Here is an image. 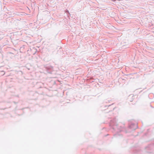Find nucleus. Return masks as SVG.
Instances as JSON below:
<instances>
[{
    "label": "nucleus",
    "mask_w": 154,
    "mask_h": 154,
    "mask_svg": "<svg viewBox=\"0 0 154 154\" xmlns=\"http://www.w3.org/2000/svg\"><path fill=\"white\" fill-rule=\"evenodd\" d=\"M129 128L132 130H135L137 128V124L132 123L129 126Z\"/></svg>",
    "instance_id": "obj_2"
},
{
    "label": "nucleus",
    "mask_w": 154,
    "mask_h": 154,
    "mask_svg": "<svg viewBox=\"0 0 154 154\" xmlns=\"http://www.w3.org/2000/svg\"><path fill=\"white\" fill-rule=\"evenodd\" d=\"M147 153H150V152H147Z\"/></svg>",
    "instance_id": "obj_11"
},
{
    "label": "nucleus",
    "mask_w": 154,
    "mask_h": 154,
    "mask_svg": "<svg viewBox=\"0 0 154 154\" xmlns=\"http://www.w3.org/2000/svg\"><path fill=\"white\" fill-rule=\"evenodd\" d=\"M149 147H147L146 148V149H149Z\"/></svg>",
    "instance_id": "obj_8"
},
{
    "label": "nucleus",
    "mask_w": 154,
    "mask_h": 154,
    "mask_svg": "<svg viewBox=\"0 0 154 154\" xmlns=\"http://www.w3.org/2000/svg\"><path fill=\"white\" fill-rule=\"evenodd\" d=\"M110 126L111 128L112 129L113 131H115V123L113 121H111L110 123Z\"/></svg>",
    "instance_id": "obj_3"
},
{
    "label": "nucleus",
    "mask_w": 154,
    "mask_h": 154,
    "mask_svg": "<svg viewBox=\"0 0 154 154\" xmlns=\"http://www.w3.org/2000/svg\"><path fill=\"white\" fill-rule=\"evenodd\" d=\"M116 137H117V135H118V134H117V133H116Z\"/></svg>",
    "instance_id": "obj_9"
},
{
    "label": "nucleus",
    "mask_w": 154,
    "mask_h": 154,
    "mask_svg": "<svg viewBox=\"0 0 154 154\" xmlns=\"http://www.w3.org/2000/svg\"><path fill=\"white\" fill-rule=\"evenodd\" d=\"M119 57H117V58L116 57V62H117V63L118 65L117 66H116V67L117 68L119 69L122 67V62H120V60L119 58Z\"/></svg>",
    "instance_id": "obj_1"
},
{
    "label": "nucleus",
    "mask_w": 154,
    "mask_h": 154,
    "mask_svg": "<svg viewBox=\"0 0 154 154\" xmlns=\"http://www.w3.org/2000/svg\"><path fill=\"white\" fill-rule=\"evenodd\" d=\"M118 34H116V37H119V36Z\"/></svg>",
    "instance_id": "obj_7"
},
{
    "label": "nucleus",
    "mask_w": 154,
    "mask_h": 154,
    "mask_svg": "<svg viewBox=\"0 0 154 154\" xmlns=\"http://www.w3.org/2000/svg\"><path fill=\"white\" fill-rule=\"evenodd\" d=\"M123 0H116V3H117L118 5H122L123 3Z\"/></svg>",
    "instance_id": "obj_5"
},
{
    "label": "nucleus",
    "mask_w": 154,
    "mask_h": 154,
    "mask_svg": "<svg viewBox=\"0 0 154 154\" xmlns=\"http://www.w3.org/2000/svg\"><path fill=\"white\" fill-rule=\"evenodd\" d=\"M124 128L123 127H122L121 126H117V129L119 130L118 131L121 132L122 131H123V129Z\"/></svg>",
    "instance_id": "obj_6"
},
{
    "label": "nucleus",
    "mask_w": 154,
    "mask_h": 154,
    "mask_svg": "<svg viewBox=\"0 0 154 154\" xmlns=\"http://www.w3.org/2000/svg\"><path fill=\"white\" fill-rule=\"evenodd\" d=\"M112 0L113 1H116V0Z\"/></svg>",
    "instance_id": "obj_10"
},
{
    "label": "nucleus",
    "mask_w": 154,
    "mask_h": 154,
    "mask_svg": "<svg viewBox=\"0 0 154 154\" xmlns=\"http://www.w3.org/2000/svg\"><path fill=\"white\" fill-rule=\"evenodd\" d=\"M45 68L47 70L51 69H52V67L50 65H46L45 66Z\"/></svg>",
    "instance_id": "obj_4"
}]
</instances>
